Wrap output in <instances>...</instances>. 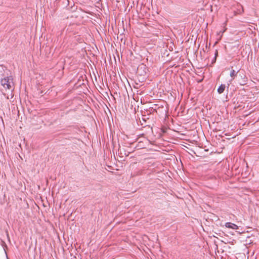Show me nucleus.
Wrapping results in <instances>:
<instances>
[{
    "label": "nucleus",
    "mask_w": 259,
    "mask_h": 259,
    "mask_svg": "<svg viewBox=\"0 0 259 259\" xmlns=\"http://www.w3.org/2000/svg\"><path fill=\"white\" fill-rule=\"evenodd\" d=\"M218 56V50H215V53H214V58H216L217 59V57Z\"/></svg>",
    "instance_id": "nucleus-8"
},
{
    "label": "nucleus",
    "mask_w": 259,
    "mask_h": 259,
    "mask_svg": "<svg viewBox=\"0 0 259 259\" xmlns=\"http://www.w3.org/2000/svg\"><path fill=\"white\" fill-rule=\"evenodd\" d=\"M225 30H223V31H220V32H219V34H221V35H222V34L225 32Z\"/></svg>",
    "instance_id": "nucleus-10"
},
{
    "label": "nucleus",
    "mask_w": 259,
    "mask_h": 259,
    "mask_svg": "<svg viewBox=\"0 0 259 259\" xmlns=\"http://www.w3.org/2000/svg\"><path fill=\"white\" fill-rule=\"evenodd\" d=\"M141 69H143L144 72L146 73V70H147V68L146 67L145 65H144L143 64L140 65L138 67V71H140Z\"/></svg>",
    "instance_id": "nucleus-4"
},
{
    "label": "nucleus",
    "mask_w": 259,
    "mask_h": 259,
    "mask_svg": "<svg viewBox=\"0 0 259 259\" xmlns=\"http://www.w3.org/2000/svg\"><path fill=\"white\" fill-rule=\"evenodd\" d=\"M239 7H240V9H237V13L238 14H241L244 12V9L241 5H239Z\"/></svg>",
    "instance_id": "nucleus-5"
},
{
    "label": "nucleus",
    "mask_w": 259,
    "mask_h": 259,
    "mask_svg": "<svg viewBox=\"0 0 259 259\" xmlns=\"http://www.w3.org/2000/svg\"><path fill=\"white\" fill-rule=\"evenodd\" d=\"M225 84H221L218 89V93L220 94L223 93L225 91Z\"/></svg>",
    "instance_id": "nucleus-3"
},
{
    "label": "nucleus",
    "mask_w": 259,
    "mask_h": 259,
    "mask_svg": "<svg viewBox=\"0 0 259 259\" xmlns=\"http://www.w3.org/2000/svg\"><path fill=\"white\" fill-rule=\"evenodd\" d=\"M225 226L226 228L232 229L233 230H237L238 229V226L237 225L231 222L226 223Z\"/></svg>",
    "instance_id": "nucleus-2"
},
{
    "label": "nucleus",
    "mask_w": 259,
    "mask_h": 259,
    "mask_svg": "<svg viewBox=\"0 0 259 259\" xmlns=\"http://www.w3.org/2000/svg\"><path fill=\"white\" fill-rule=\"evenodd\" d=\"M247 83V77L245 75L244 76L243 80L242 82L240 83L241 85H245Z\"/></svg>",
    "instance_id": "nucleus-7"
},
{
    "label": "nucleus",
    "mask_w": 259,
    "mask_h": 259,
    "mask_svg": "<svg viewBox=\"0 0 259 259\" xmlns=\"http://www.w3.org/2000/svg\"><path fill=\"white\" fill-rule=\"evenodd\" d=\"M238 71H236L234 70H232L230 73V76L231 77H234V76H236L237 74Z\"/></svg>",
    "instance_id": "nucleus-6"
},
{
    "label": "nucleus",
    "mask_w": 259,
    "mask_h": 259,
    "mask_svg": "<svg viewBox=\"0 0 259 259\" xmlns=\"http://www.w3.org/2000/svg\"><path fill=\"white\" fill-rule=\"evenodd\" d=\"M142 119H143V120H144V121H146V120H145V118H142Z\"/></svg>",
    "instance_id": "nucleus-11"
},
{
    "label": "nucleus",
    "mask_w": 259,
    "mask_h": 259,
    "mask_svg": "<svg viewBox=\"0 0 259 259\" xmlns=\"http://www.w3.org/2000/svg\"><path fill=\"white\" fill-rule=\"evenodd\" d=\"M1 84L5 88L8 89H11V82L9 81V79L8 77H5L1 80Z\"/></svg>",
    "instance_id": "nucleus-1"
},
{
    "label": "nucleus",
    "mask_w": 259,
    "mask_h": 259,
    "mask_svg": "<svg viewBox=\"0 0 259 259\" xmlns=\"http://www.w3.org/2000/svg\"><path fill=\"white\" fill-rule=\"evenodd\" d=\"M217 59L215 58H213V59L212 60L211 63L213 64L216 62Z\"/></svg>",
    "instance_id": "nucleus-9"
}]
</instances>
